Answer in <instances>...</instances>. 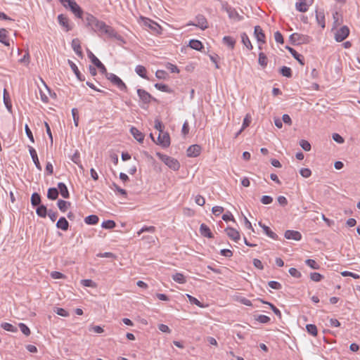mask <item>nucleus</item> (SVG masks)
I'll use <instances>...</instances> for the list:
<instances>
[{"instance_id":"obj_1","label":"nucleus","mask_w":360,"mask_h":360,"mask_svg":"<svg viewBox=\"0 0 360 360\" xmlns=\"http://www.w3.org/2000/svg\"><path fill=\"white\" fill-rule=\"evenodd\" d=\"M156 155L171 169L174 171L179 169L180 163L176 159L159 152L156 153Z\"/></svg>"},{"instance_id":"obj_2","label":"nucleus","mask_w":360,"mask_h":360,"mask_svg":"<svg viewBox=\"0 0 360 360\" xmlns=\"http://www.w3.org/2000/svg\"><path fill=\"white\" fill-rule=\"evenodd\" d=\"M290 42L294 45H301L309 44L312 41V38L308 35L295 32L289 37Z\"/></svg>"},{"instance_id":"obj_3","label":"nucleus","mask_w":360,"mask_h":360,"mask_svg":"<svg viewBox=\"0 0 360 360\" xmlns=\"http://www.w3.org/2000/svg\"><path fill=\"white\" fill-rule=\"evenodd\" d=\"M64 7L68 8L76 17L82 18L83 11L74 0H59Z\"/></svg>"},{"instance_id":"obj_4","label":"nucleus","mask_w":360,"mask_h":360,"mask_svg":"<svg viewBox=\"0 0 360 360\" xmlns=\"http://www.w3.org/2000/svg\"><path fill=\"white\" fill-rule=\"evenodd\" d=\"M143 25L145 27L149 28L153 31V32L155 34H159L161 33L162 28L161 27L155 22L151 20L149 18L141 17V18Z\"/></svg>"},{"instance_id":"obj_5","label":"nucleus","mask_w":360,"mask_h":360,"mask_svg":"<svg viewBox=\"0 0 360 360\" xmlns=\"http://www.w3.org/2000/svg\"><path fill=\"white\" fill-rule=\"evenodd\" d=\"M104 74L105 75L106 78L113 84L117 86L120 90H127V86L119 77L113 73H109L107 71L106 73Z\"/></svg>"},{"instance_id":"obj_6","label":"nucleus","mask_w":360,"mask_h":360,"mask_svg":"<svg viewBox=\"0 0 360 360\" xmlns=\"http://www.w3.org/2000/svg\"><path fill=\"white\" fill-rule=\"evenodd\" d=\"M87 55L89 58L91 60V62L99 70L102 74L106 73L107 69L105 65L89 49H87Z\"/></svg>"},{"instance_id":"obj_7","label":"nucleus","mask_w":360,"mask_h":360,"mask_svg":"<svg viewBox=\"0 0 360 360\" xmlns=\"http://www.w3.org/2000/svg\"><path fill=\"white\" fill-rule=\"evenodd\" d=\"M155 143L164 148H168L171 143L169 133L164 131H162V133H159L158 140Z\"/></svg>"},{"instance_id":"obj_8","label":"nucleus","mask_w":360,"mask_h":360,"mask_svg":"<svg viewBox=\"0 0 360 360\" xmlns=\"http://www.w3.org/2000/svg\"><path fill=\"white\" fill-rule=\"evenodd\" d=\"M137 94L140 100L145 104H149L152 101L157 102V99L153 97L144 89H138Z\"/></svg>"},{"instance_id":"obj_9","label":"nucleus","mask_w":360,"mask_h":360,"mask_svg":"<svg viewBox=\"0 0 360 360\" xmlns=\"http://www.w3.org/2000/svg\"><path fill=\"white\" fill-rule=\"evenodd\" d=\"M349 34V29L347 26L344 25L339 29L335 34V39L337 41L341 42L344 41Z\"/></svg>"},{"instance_id":"obj_10","label":"nucleus","mask_w":360,"mask_h":360,"mask_svg":"<svg viewBox=\"0 0 360 360\" xmlns=\"http://www.w3.org/2000/svg\"><path fill=\"white\" fill-rule=\"evenodd\" d=\"M313 0H298L295 4L296 9L302 13L307 12L309 6L311 5Z\"/></svg>"},{"instance_id":"obj_11","label":"nucleus","mask_w":360,"mask_h":360,"mask_svg":"<svg viewBox=\"0 0 360 360\" xmlns=\"http://www.w3.org/2000/svg\"><path fill=\"white\" fill-rule=\"evenodd\" d=\"M104 34H107L108 37L111 38H115L117 41H120V42L125 44L126 41L124 39V38L117 34V32L110 26L108 25L106 29L104 30Z\"/></svg>"},{"instance_id":"obj_12","label":"nucleus","mask_w":360,"mask_h":360,"mask_svg":"<svg viewBox=\"0 0 360 360\" xmlns=\"http://www.w3.org/2000/svg\"><path fill=\"white\" fill-rule=\"evenodd\" d=\"M188 25H193L196 27H200L201 30H204L208 27V23L205 17L202 15H198L195 17V23H189Z\"/></svg>"},{"instance_id":"obj_13","label":"nucleus","mask_w":360,"mask_h":360,"mask_svg":"<svg viewBox=\"0 0 360 360\" xmlns=\"http://www.w3.org/2000/svg\"><path fill=\"white\" fill-rule=\"evenodd\" d=\"M254 35L259 43L264 44L266 42V37L262 27L259 25L255 27Z\"/></svg>"},{"instance_id":"obj_14","label":"nucleus","mask_w":360,"mask_h":360,"mask_svg":"<svg viewBox=\"0 0 360 360\" xmlns=\"http://www.w3.org/2000/svg\"><path fill=\"white\" fill-rule=\"evenodd\" d=\"M227 236L233 241L238 242L240 239V233L232 227H227L225 229Z\"/></svg>"},{"instance_id":"obj_15","label":"nucleus","mask_w":360,"mask_h":360,"mask_svg":"<svg viewBox=\"0 0 360 360\" xmlns=\"http://www.w3.org/2000/svg\"><path fill=\"white\" fill-rule=\"evenodd\" d=\"M285 49L292 54V57L302 65H304V58L302 55L298 53L294 49L286 46Z\"/></svg>"},{"instance_id":"obj_16","label":"nucleus","mask_w":360,"mask_h":360,"mask_svg":"<svg viewBox=\"0 0 360 360\" xmlns=\"http://www.w3.org/2000/svg\"><path fill=\"white\" fill-rule=\"evenodd\" d=\"M200 150L201 148L199 145H192L187 149V155L188 157L195 158L200 155Z\"/></svg>"},{"instance_id":"obj_17","label":"nucleus","mask_w":360,"mask_h":360,"mask_svg":"<svg viewBox=\"0 0 360 360\" xmlns=\"http://www.w3.org/2000/svg\"><path fill=\"white\" fill-rule=\"evenodd\" d=\"M71 46L76 54L81 58H83V53L82 51V47L80 45V41L76 38L72 39Z\"/></svg>"},{"instance_id":"obj_18","label":"nucleus","mask_w":360,"mask_h":360,"mask_svg":"<svg viewBox=\"0 0 360 360\" xmlns=\"http://www.w3.org/2000/svg\"><path fill=\"white\" fill-rule=\"evenodd\" d=\"M285 238L287 239H292L295 240H300L302 234L297 231L288 230L285 232Z\"/></svg>"},{"instance_id":"obj_19","label":"nucleus","mask_w":360,"mask_h":360,"mask_svg":"<svg viewBox=\"0 0 360 360\" xmlns=\"http://www.w3.org/2000/svg\"><path fill=\"white\" fill-rule=\"evenodd\" d=\"M28 147H29L30 154L32 157V159L36 167L37 168L38 170L41 171L42 169V168L40 165L37 151L35 150V149L33 147H32V146H28Z\"/></svg>"},{"instance_id":"obj_20","label":"nucleus","mask_w":360,"mask_h":360,"mask_svg":"<svg viewBox=\"0 0 360 360\" xmlns=\"http://www.w3.org/2000/svg\"><path fill=\"white\" fill-rule=\"evenodd\" d=\"M259 226L263 229L264 233L268 236L269 238L274 240H278V236L276 233L273 232L270 228L265 224H262L261 221L259 222Z\"/></svg>"},{"instance_id":"obj_21","label":"nucleus","mask_w":360,"mask_h":360,"mask_svg":"<svg viewBox=\"0 0 360 360\" xmlns=\"http://www.w3.org/2000/svg\"><path fill=\"white\" fill-rule=\"evenodd\" d=\"M130 132L134 138L136 139L139 143H142L143 141L145 136L138 129L134 127H131L130 129Z\"/></svg>"},{"instance_id":"obj_22","label":"nucleus","mask_w":360,"mask_h":360,"mask_svg":"<svg viewBox=\"0 0 360 360\" xmlns=\"http://www.w3.org/2000/svg\"><path fill=\"white\" fill-rule=\"evenodd\" d=\"M200 233L202 236L208 238H212L214 237L210 229L205 224L200 225Z\"/></svg>"},{"instance_id":"obj_23","label":"nucleus","mask_w":360,"mask_h":360,"mask_svg":"<svg viewBox=\"0 0 360 360\" xmlns=\"http://www.w3.org/2000/svg\"><path fill=\"white\" fill-rule=\"evenodd\" d=\"M68 64L70 65L72 70L75 74L77 78L80 81H84L85 77L79 72L77 66L70 60H68Z\"/></svg>"},{"instance_id":"obj_24","label":"nucleus","mask_w":360,"mask_h":360,"mask_svg":"<svg viewBox=\"0 0 360 360\" xmlns=\"http://www.w3.org/2000/svg\"><path fill=\"white\" fill-rule=\"evenodd\" d=\"M58 20L59 24L65 28L66 31H69L72 29L69 25V20L65 15L63 14L59 15L58 16Z\"/></svg>"},{"instance_id":"obj_25","label":"nucleus","mask_w":360,"mask_h":360,"mask_svg":"<svg viewBox=\"0 0 360 360\" xmlns=\"http://www.w3.org/2000/svg\"><path fill=\"white\" fill-rule=\"evenodd\" d=\"M58 190L60 192V195L64 198H68L70 197V193L66 185L63 182H59L58 184Z\"/></svg>"},{"instance_id":"obj_26","label":"nucleus","mask_w":360,"mask_h":360,"mask_svg":"<svg viewBox=\"0 0 360 360\" xmlns=\"http://www.w3.org/2000/svg\"><path fill=\"white\" fill-rule=\"evenodd\" d=\"M56 227L63 231H67L69 228V223L64 217L59 218L56 223Z\"/></svg>"},{"instance_id":"obj_27","label":"nucleus","mask_w":360,"mask_h":360,"mask_svg":"<svg viewBox=\"0 0 360 360\" xmlns=\"http://www.w3.org/2000/svg\"><path fill=\"white\" fill-rule=\"evenodd\" d=\"M107 26L108 25L104 22L98 20L92 27V30L94 32H99L101 34H104V30L106 29Z\"/></svg>"},{"instance_id":"obj_28","label":"nucleus","mask_w":360,"mask_h":360,"mask_svg":"<svg viewBox=\"0 0 360 360\" xmlns=\"http://www.w3.org/2000/svg\"><path fill=\"white\" fill-rule=\"evenodd\" d=\"M333 18L334 27L340 26L343 22L342 15L338 11H335L333 13Z\"/></svg>"},{"instance_id":"obj_29","label":"nucleus","mask_w":360,"mask_h":360,"mask_svg":"<svg viewBox=\"0 0 360 360\" xmlns=\"http://www.w3.org/2000/svg\"><path fill=\"white\" fill-rule=\"evenodd\" d=\"M4 103L6 105V108H7V110L10 112H12V104L11 102L9 94L6 89H4Z\"/></svg>"},{"instance_id":"obj_30","label":"nucleus","mask_w":360,"mask_h":360,"mask_svg":"<svg viewBox=\"0 0 360 360\" xmlns=\"http://www.w3.org/2000/svg\"><path fill=\"white\" fill-rule=\"evenodd\" d=\"M189 46L196 51H201L204 48L202 42L198 39H191L189 41Z\"/></svg>"},{"instance_id":"obj_31","label":"nucleus","mask_w":360,"mask_h":360,"mask_svg":"<svg viewBox=\"0 0 360 360\" xmlns=\"http://www.w3.org/2000/svg\"><path fill=\"white\" fill-rule=\"evenodd\" d=\"M0 42L7 46L10 45L9 41L7 39V30L4 28L0 29Z\"/></svg>"},{"instance_id":"obj_32","label":"nucleus","mask_w":360,"mask_h":360,"mask_svg":"<svg viewBox=\"0 0 360 360\" xmlns=\"http://www.w3.org/2000/svg\"><path fill=\"white\" fill-rule=\"evenodd\" d=\"M99 221V218L97 215L91 214L85 217L84 222L89 225H95Z\"/></svg>"},{"instance_id":"obj_33","label":"nucleus","mask_w":360,"mask_h":360,"mask_svg":"<svg viewBox=\"0 0 360 360\" xmlns=\"http://www.w3.org/2000/svg\"><path fill=\"white\" fill-rule=\"evenodd\" d=\"M48 212L46 207L44 205L37 206L36 209L37 214L42 218H45L47 216Z\"/></svg>"},{"instance_id":"obj_34","label":"nucleus","mask_w":360,"mask_h":360,"mask_svg":"<svg viewBox=\"0 0 360 360\" xmlns=\"http://www.w3.org/2000/svg\"><path fill=\"white\" fill-rule=\"evenodd\" d=\"M59 192L56 188H50L47 192V198L50 200H54L58 198Z\"/></svg>"},{"instance_id":"obj_35","label":"nucleus","mask_w":360,"mask_h":360,"mask_svg":"<svg viewBox=\"0 0 360 360\" xmlns=\"http://www.w3.org/2000/svg\"><path fill=\"white\" fill-rule=\"evenodd\" d=\"M135 72L141 77L143 79H148L146 75L147 70L144 66L141 65H136V67L135 68Z\"/></svg>"},{"instance_id":"obj_36","label":"nucleus","mask_w":360,"mask_h":360,"mask_svg":"<svg viewBox=\"0 0 360 360\" xmlns=\"http://www.w3.org/2000/svg\"><path fill=\"white\" fill-rule=\"evenodd\" d=\"M30 200L33 207H37L41 205V196L38 193H32Z\"/></svg>"},{"instance_id":"obj_37","label":"nucleus","mask_w":360,"mask_h":360,"mask_svg":"<svg viewBox=\"0 0 360 360\" xmlns=\"http://www.w3.org/2000/svg\"><path fill=\"white\" fill-rule=\"evenodd\" d=\"M242 43L247 47L248 49L252 50L253 46L251 41L246 33L243 32L241 34Z\"/></svg>"},{"instance_id":"obj_38","label":"nucleus","mask_w":360,"mask_h":360,"mask_svg":"<svg viewBox=\"0 0 360 360\" xmlns=\"http://www.w3.org/2000/svg\"><path fill=\"white\" fill-rule=\"evenodd\" d=\"M222 40L224 44L227 45L231 49H233L236 40L233 37L230 36H225Z\"/></svg>"},{"instance_id":"obj_39","label":"nucleus","mask_w":360,"mask_h":360,"mask_svg":"<svg viewBox=\"0 0 360 360\" xmlns=\"http://www.w3.org/2000/svg\"><path fill=\"white\" fill-rule=\"evenodd\" d=\"M85 20L87 23V25L91 26L92 28L98 20L93 15L86 13Z\"/></svg>"},{"instance_id":"obj_40","label":"nucleus","mask_w":360,"mask_h":360,"mask_svg":"<svg viewBox=\"0 0 360 360\" xmlns=\"http://www.w3.org/2000/svg\"><path fill=\"white\" fill-rule=\"evenodd\" d=\"M57 205L59 210L64 212L67 210V209L70 206L71 204L70 202L63 200H58Z\"/></svg>"},{"instance_id":"obj_41","label":"nucleus","mask_w":360,"mask_h":360,"mask_svg":"<svg viewBox=\"0 0 360 360\" xmlns=\"http://www.w3.org/2000/svg\"><path fill=\"white\" fill-rule=\"evenodd\" d=\"M155 87L158 89L159 91L167 92V93H172L173 90L171 89L167 84H161V83H156L155 84Z\"/></svg>"},{"instance_id":"obj_42","label":"nucleus","mask_w":360,"mask_h":360,"mask_svg":"<svg viewBox=\"0 0 360 360\" xmlns=\"http://www.w3.org/2000/svg\"><path fill=\"white\" fill-rule=\"evenodd\" d=\"M279 72L284 77H286L288 78H290L292 76V70L287 67V66H283L280 70Z\"/></svg>"},{"instance_id":"obj_43","label":"nucleus","mask_w":360,"mask_h":360,"mask_svg":"<svg viewBox=\"0 0 360 360\" xmlns=\"http://www.w3.org/2000/svg\"><path fill=\"white\" fill-rule=\"evenodd\" d=\"M1 327L3 329H4L5 330H7L9 332L15 333L18 331V328L9 323H6V322L2 323L1 324Z\"/></svg>"},{"instance_id":"obj_44","label":"nucleus","mask_w":360,"mask_h":360,"mask_svg":"<svg viewBox=\"0 0 360 360\" xmlns=\"http://www.w3.org/2000/svg\"><path fill=\"white\" fill-rule=\"evenodd\" d=\"M306 329H307V331L309 334L313 335V336H316L317 335V333H318V330H317V328L316 326V325L314 324H307L306 326Z\"/></svg>"},{"instance_id":"obj_45","label":"nucleus","mask_w":360,"mask_h":360,"mask_svg":"<svg viewBox=\"0 0 360 360\" xmlns=\"http://www.w3.org/2000/svg\"><path fill=\"white\" fill-rule=\"evenodd\" d=\"M101 226L105 229H112L116 226V224L113 220H107L103 221Z\"/></svg>"},{"instance_id":"obj_46","label":"nucleus","mask_w":360,"mask_h":360,"mask_svg":"<svg viewBox=\"0 0 360 360\" xmlns=\"http://www.w3.org/2000/svg\"><path fill=\"white\" fill-rule=\"evenodd\" d=\"M258 63L263 68H265L267 65V57L262 52L259 54Z\"/></svg>"},{"instance_id":"obj_47","label":"nucleus","mask_w":360,"mask_h":360,"mask_svg":"<svg viewBox=\"0 0 360 360\" xmlns=\"http://www.w3.org/2000/svg\"><path fill=\"white\" fill-rule=\"evenodd\" d=\"M316 20L318 23L323 28L325 27V16L323 13L316 11Z\"/></svg>"},{"instance_id":"obj_48","label":"nucleus","mask_w":360,"mask_h":360,"mask_svg":"<svg viewBox=\"0 0 360 360\" xmlns=\"http://www.w3.org/2000/svg\"><path fill=\"white\" fill-rule=\"evenodd\" d=\"M261 302L264 304H268L270 307V308L271 309V310L274 311V313L276 316H278L279 318H281V311L277 307H276L273 304H271L269 302H266V301H264V300H261Z\"/></svg>"},{"instance_id":"obj_49","label":"nucleus","mask_w":360,"mask_h":360,"mask_svg":"<svg viewBox=\"0 0 360 360\" xmlns=\"http://www.w3.org/2000/svg\"><path fill=\"white\" fill-rule=\"evenodd\" d=\"M172 278L174 281L181 284L186 282V278L182 274L176 273L172 276Z\"/></svg>"},{"instance_id":"obj_50","label":"nucleus","mask_w":360,"mask_h":360,"mask_svg":"<svg viewBox=\"0 0 360 360\" xmlns=\"http://www.w3.org/2000/svg\"><path fill=\"white\" fill-rule=\"evenodd\" d=\"M228 14H229V18H238L239 19H240L238 12L233 8L229 6L226 8Z\"/></svg>"},{"instance_id":"obj_51","label":"nucleus","mask_w":360,"mask_h":360,"mask_svg":"<svg viewBox=\"0 0 360 360\" xmlns=\"http://www.w3.org/2000/svg\"><path fill=\"white\" fill-rule=\"evenodd\" d=\"M305 263L307 266L313 269H319L320 266L316 263V262L311 259H307L305 261Z\"/></svg>"},{"instance_id":"obj_52","label":"nucleus","mask_w":360,"mask_h":360,"mask_svg":"<svg viewBox=\"0 0 360 360\" xmlns=\"http://www.w3.org/2000/svg\"><path fill=\"white\" fill-rule=\"evenodd\" d=\"M71 160L75 164L78 165L80 168H82V165H80L79 153L77 150H76L75 153L72 155Z\"/></svg>"},{"instance_id":"obj_53","label":"nucleus","mask_w":360,"mask_h":360,"mask_svg":"<svg viewBox=\"0 0 360 360\" xmlns=\"http://www.w3.org/2000/svg\"><path fill=\"white\" fill-rule=\"evenodd\" d=\"M187 297L189 300V302L193 304H195L197 306H198L199 307H204V305L198 300L196 299L195 297L187 294Z\"/></svg>"},{"instance_id":"obj_54","label":"nucleus","mask_w":360,"mask_h":360,"mask_svg":"<svg viewBox=\"0 0 360 360\" xmlns=\"http://www.w3.org/2000/svg\"><path fill=\"white\" fill-rule=\"evenodd\" d=\"M310 278L315 282H319L323 278V276L317 272L310 274Z\"/></svg>"},{"instance_id":"obj_55","label":"nucleus","mask_w":360,"mask_h":360,"mask_svg":"<svg viewBox=\"0 0 360 360\" xmlns=\"http://www.w3.org/2000/svg\"><path fill=\"white\" fill-rule=\"evenodd\" d=\"M21 332L26 336H29L30 335V328L23 323H20L18 325Z\"/></svg>"},{"instance_id":"obj_56","label":"nucleus","mask_w":360,"mask_h":360,"mask_svg":"<svg viewBox=\"0 0 360 360\" xmlns=\"http://www.w3.org/2000/svg\"><path fill=\"white\" fill-rule=\"evenodd\" d=\"M112 188H113L115 191H117V193H119L120 195H122L124 197H126L127 195V191L123 188H121L115 183L112 184Z\"/></svg>"},{"instance_id":"obj_57","label":"nucleus","mask_w":360,"mask_h":360,"mask_svg":"<svg viewBox=\"0 0 360 360\" xmlns=\"http://www.w3.org/2000/svg\"><path fill=\"white\" fill-rule=\"evenodd\" d=\"M155 231V227L150 226H144L142 229H141L138 232L137 235L140 236L143 232H150L153 233Z\"/></svg>"},{"instance_id":"obj_58","label":"nucleus","mask_w":360,"mask_h":360,"mask_svg":"<svg viewBox=\"0 0 360 360\" xmlns=\"http://www.w3.org/2000/svg\"><path fill=\"white\" fill-rule=\"evenodd\" d=\"M154 127L158 130L160 133H162V131H164L165 126L158 119H155Z\"/></svg>"},{"instance_id":"obj_59","label":"nucleus","mask_w":360,"mask_h":360,"mask_svg":"<svg viewBox=\"0 0 360 360\" xmlns=\"http://www.w3.org/2000/svg\"><path fill=\"white\" fill-rule=\"evenodd\" d=\"M72 115L73 117L74 124H75V127H78L79 117L78 110L77 108L72 109Z\"/></svg>"},{"instance_id":"obj_60","label":"nucleus","mask_w":360,"mask_h":360,"mask_svg":"<svg viewBox=\"0 0 360 360\" xmlns=\"http://www.w3.org/2000/svg\"><path fill=\"white\" fill-rule=\"evenodd\" d=\"M300 146L305 151H309L311 150V144L309 141L306 140H301L300 141Z\"/></svg>"},{"instance_id":"obj_61","label":"nucleus","mask_w":360,"mask_h":360,"mask_svg":"<svg viewBox=\"0 0 360 360\" xmlns=\"http://www.w3.org/2000/svg\"><path fill=\"white\" fill-rule=\"evenodd\" d=\"M81 283L85 287L95 288L96 286L95 282L91 279H84L81 281Z\"/></svg>"},{"instance_id":"obj_62","label":"nucleus","mask_w":360,"mask_h":360,"mask_svg":"<svg viewBox=\"0 0 360 360\" xmlns=\"http://www.w3.org/2000/svg\"><path fill=\"white\" fill-rule=\"evenodd\" d=\"M251 122V117L250 115L247 114L245 117L243 122L242 128L240 129V131H242L243 129H245L246 127H248Z\"/></svg>"},{"instance_id":"obj_63","label":"nucleus","mask_w":360,"mask_h":360,"mask_svg":"<svg viewBox=\"0 0 360 360\" xmlns=\"http://www.w3.org/2000/svg\"><path fill=\"white\" fill-rule=\"evenodd\" d=\"M255 319L262 323H267L270 321V318L266 315H259Z\"/></svg>"},{"instance_id":"obj_64","label":"nucleus","mask_w":360,"mask_h":360,"mask_svg":"<svg viewBox=\"0 0 360 360\" xmlns=\"http://www.w3.org/2000/svg\"><path fill=\"white\" fill-rule=\"evenodd\" d=\"M289 274L295 278H299L302 276L301 273L295 268H290L288 271Z\"/></svg>"}]
</instances>
